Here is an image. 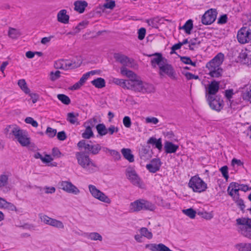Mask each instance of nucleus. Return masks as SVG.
Listing matches in <instances>:
<instances>
[{"label":"nucleus","mask_w":251,"mask_h":251,"mask_svg":"<svg viewBox=\"0 0 251 251\" xmlns=\"http://www.w3.org/2000/svg\"><path fill=\"white\" fill-rule=\"evenodd\" d=\"M4 208L8 209L10 211H17V208L13 203L7 201Z\"/></svg>","instance_id":"e2e57ef3"},{"label":"nucleus","mask_w":251,"mask_h":251,"mask_svg":"<svg viewBox=\"0 0 251 251\" xmlns=\"http://www.w3.org/2000/svg\"><path fill=\"white\" fill-rule=\"evenodd\" d=\"M78 114L75 115L74 113L70 112L67 114V120L72 124H75L77 121V117Z\"/></svg>","instance_id":"79ce46f5"},{"label":"nucleus","mask_w":251,"mask_h":251,"mask_svg":"<svg viewBox=\"0 0 251 251\" xmlns=\"http://www.w3.org/2000/svg\"><path fill=\"white\" fill-rule=\"evenodd\" d=\"M121 74L123 75H125L129 78V80L133 81H141V80L136 79L137 75L132 71L128 70L125 67H122L120 69Z\"/></svg>","instance_id":"5701e85b"},{"label":"nucleus","mask_w":251,"mask_h":251,"mask_svg":"<svg viewBox=\"0 0 251 251\" xmlns=\"http://www.w3.org/2000/svg\"><path fill=\"white\" fill-rule=\"evenodd\" d=\"M13 139H16L23 147H26L30 143V139L28 137L27 132L21 129L20 127Z\"/></svg>","instance_id":"1a4fd4ad"},{"label":"nucleus","mask_w":251,"mask_h":251,"mask_svg":"<svg viewBox=\"0 0 251 251\" xmlns=\"http://www.w3.org/2000/svg\"><path fill=\"white\" fill-rule=\"evenodd\" d=\"M234 202L236 203L237 205L240 208L241 211H243L245 208V205L244 204V201L239 198H234L233 200Z\"/></svg>","instance_id":"de8ad7c7"},{"label":"nucleus","mask_w":251,"mask_h":251,"mask_svg":"<svg viewBox=\"0 0 251 251\" xmlns=\"http://www.w3.org/2000/svg\"><path fill=\"white\" fill-rule=\"evenodd\" d=\"M39 217L42 222L50 226L52 218L47 216V215L42 214H40Z\"/></svg>","instance_id":"3c124183"},{"label":"nucleus","mask_w":251,"mask_h":251,"mask_svg":"<svg viewBox=\"0 0 251 251\" xmlns=\"http://www.w3.org/2000/svg\"><path fill=\"white\" fill-rule=\"evenodd\" d=\"M227 17L226 15H223L220 16L218 19L217 23L218 24H225L227 22Z\"/></svg>","instance_id":"774afa93"},{"label":"nucleus","mask_w":251,"mask_h":251,"mask_svg":"<svg viewBox=\"0 0 251 251\" xmlns=\"http://www.w3.org/2000/svg\"><path fill=\"white\" fill-rule=\"evenodd\" d=\"M240 184L237 182H231L227 188V191L230 196H233V191H240Z\"/></svg>","instance_id":"473e14b6"},{"label":"nucleus","mask_w":251,"mask_h":251,"mask_svg":"<svg viewBox=\"0 0 251 251\" xmlns=\"http://www.w3.org/2000/svg\"><path fill=\"white\" fill-rule=\"evenodd\" d=\"M107 133H109L110 135H112L114 133H117L119 131V128L113 125H111L107 128Z\"/></svg>","instance_id":"052dcab7"},{"label":"nucleus","mask_w":251,"mask_h":251,"mask_svg":"<svg viewBox=\"0 0 251 251\" xmlns=\"http://www.w3.org/2000/svg\"><path fill=\"white\" fill-rule=\"evenodd\" d=\"M217 12L215 9H210L206 11L201 18L203 25H208L213 23L216 20Z\"/></svg>","instance_id":"ddd939ff"},{"label":"nucleus","mask_w":251,"mask_h":251,"mask_svg":"<svg viewBox=\"0 0 251 251\" xmlns=\"http://www.w3.org/2000/svg\"><path fill=\"white\" fill-rule=\"evenodd\" d=\"M238 231L243 236L251 240V218L242 217L236 220Z\"/></svg>","instance_id":"20e7f679"},{"label":"nucleus","mask_w":251,"mask_h":251,"mask_svg":"<svg viewBox=\"0 0 251 251\" xmlns=\"http://www.w3.org/2000/svg\"><path fill=\"white\" fill-rule=\"evenodd\" d=\"M54 67L57 69L67 70L74 68L73 64L68 60L60 59L54 62Z\"/></svg>","instance_id":"6ab92c4d"},{"label":"nucleus","mask_w":251,"mask_h":251,"mask_svg":"<svg viewBox=\"0 0 251 251\" xmlns=\"http://www.w3.org/2000/svg\"><path fill=\"white\" fill-rule=\"evenodd\" d=\"M189 187L195 192L201 193L207 188V184L198 176H192L188 183Z\"/></svg>","instance_id":"39448f33"},{"label":"nucleus","mask_w":251,"mask_h":251,"mask_svg":"<svg viewBox=\"0 0 251 251\" xmlns=\"http://www.w3.org/2000/svg\"><path fill=\"white\" fill-rule=\"evenodd\" d=\"M34 157L36 159H40L44 163L47 164L49 166L54 167L57 165L56 162H51L53 158L50 155L46 154L45 157H43L39 152H36L34 154Z\"/></svg>","instance_id":"f3484780"},{"label":"nucleus","mask_w":251,"mask_h":251,"mask_svg":"<svg viewBox=\"0 0 251 251\" xmlns=\"http://www.w3.org/2000/svg\"><path fill=\"white\" fill-rule=\"evenodd\" d=\"M96 71H91L84 74L80 78L79 81H80L82 85L85 82L86 80L89 78L90 75H94L96 74Z\"/></svg>","instance_id":"a18cd8bd"},{"label":"nucleus","mask_w":251,"mask_h":251,"mask_svg":"<svg viewBox=\"0 0 251 251\" xmlns=\"http://www.w3.org/2000/svg\"><path fill=\"white\" fill-rule=\"evenodd\" d=\"M61 153L57 148H53L52 150V156L55 158H59Z\"/></svg>","instance_id":"69168bd1"},{"label":"nucleus","mask_w":251,"mask_h":251,"mask_svg":"<svg viewBox=\"0 0 251 251\" xmlns=\"http://www.w3.org/2000/svg\"><path fill=\"white\" fill-rule=\"evenodd\" d=\"M121 152L124 158L127 160L129 162H134V155L132 154L130 149L123 148L121 150Z\"/></svg>","instance_id":"c756f323"},{"label":"nucleus","mask_w":251,"mask_h":251,"mask_svg":"<svg viewBox=\"0 0 251 251\" xmlns=\"http://www.w3.org/2000/svg\"><path fill=\"white\" fill-rule=\"evenodd\" d=\"M46 133L49 137L52 138L55 136L57 133V130L56 129H53L50 127H48L47 128Z\"/></svg>","instance_id":"5fc2aeb1"},{"label":"nucleus","mask_w":251,"mask_h":251,"mask_svg":"<svg viewBox=\"0 0 251 251\" xmlns=\"http://www.w3.org/2000/svg\"><path fill=\"white\" fill-rule=\"evenodd\" d=\"M94 136V133L92 130V128L90 126H86V129L82 134V137L84 139H90Z\"/></svg>","instance_id":"4c0bfd02"},{"label":"nucleus","mask_w":251,"mask_h":251,"mask_svg":"<svg viewBox=\"0 0 251 251\" xmlns=\"http://www.w3.org/2000/svg\"><path fill=\"white\" fill-rule=\"evenodd\" d=\"M139 154L141 159L144 160H148L151 157L149 149L146 148L144 147H143L139 150Z\"/></svg>","instance_id":"cd10ccee"},{"label":"nucleus","mask_w":251,"mask_h":251,"mask_svg":"<svg viewBox=\"0 0 251 251\" xmlns=\"http://www.w3.org/2000/svg\"><path fill=\"white\" fill-rule=\"evenodd\" d=\"M183 213L191 219L195 218L196 212L192 208L183 210Z\"/></svg>","instance_id":"49530a36"},{"label":"nucleus","mask_w":251,"mask_h":251,"mask_svg":"<svg viewBox=\"0 0 251 251\" xmlns=\"http://www.w3.org/2000/svg\"><path fill=\"white\" fill-rule=\"evenodd\" d=\"M8 35L9 37L12 39H17L21 35V33L19 30L16 28L9 27Z\"/></svg>","instance_id":"c9c22d12"},{"label":"nucleus","mask_w":251,"mask_h":251,"mask_svg":"<svg viewBox=\"0 0 251 251\" xmlns=\"http://www.w3.org/2000/svg\"><path fill=\"white\" fill-rule=\"evenodd\" d=\"M237 38L241 44L249 43L251 40V29L248 27H242L238 31Z\"/></svg>","instance_id":"9d476101"},{"label":"nucleus","mask_w":251,"mask_h":251,"mask_svg":"<svg viewBox=\"0 0 251 251\" xmlns=\"http://www.w3.org/2000/svg\"><path fill=\"white\" fill-rule=\"evenodd\" d=\"M148 56H155L152 58L151 61V66L153 68H156V65L159 67L162 66L165 62H167V59L162 56L160 53H155L154 54L149 55Z\"/></svg>","instance_id":"2eb2a0df"},{"label":"nucleus","mask_w":251,"mask_h":251,"mask_svg":"<svg viewBox=\"0 0 251 251\" xmlns=\"http://www.w3.org/2000/svg\"><path fill=\"white\" fill-rule=\"evenodd\" d=\"M145 122L147 124H152L156 125L159 122V120L156 117H148L145 118Z\"/></svg>","instance_id":"864d4df0"},{"label":"nucleus","mask_w":251,"mask_h":251,"mask_svg":"<svg viewBox=\"0 0 251 251\" xmlns=\"http://www.w3.org/2000/svg\"><path fill=\"white\" fill-rule=\"evenodd\" d=\"M109 152L111 155H112L115 160H118L121 159V156L119 152L116 150H109Z\"/></svg>","instance_id":"13d9d810"},{"label":"nucleus","mask_w":251,"mask_h":251,"mask_svg":"<svg viewBox=\"0 0 251 251\" xmlns=\"http://www.w3.org/2000/svg\"><path fill=\"white\" fill-rule=\"evenodd\" d=\"M8 184V176L6 175H0V189L6 188Z\"/></svg>","instance_id":"58836bf2"},{"label":"nucleus","mask_w":251,"mask_h":251,"mask_svg":"<svg viewBox=\"0 0 251 251\" xmlns=\"http://www.w3.org/2000/svg\"><path fill=\"white\" fill-rule=\"evenodd\" d=\"M87 237L92 240H99L102 241V236L97 232H92L88 233L87 235Z\"/></svg>","instance_id":"37998d69"},{"label":"nucleus","mask_w":251,"mask_h":251,"mask_svg":"<svg viewBox=\"0 0 251 251\" xmlns=\"http://www.w3.org/2000/svg\"><path fill=\"white\" fill-rule=\"evenodd\" d=\"M193 27V21L190 19L188 20L182 26H179V29H184L187 34H189Z\"/></svg>","instance_id":"72a5a7b5"},{"label":"nucleus","mask_w":251,"mask_h":251,"mask_svg":"<svg viewBox=\"0 0 251 251\" xmlns=\"http://www.w3.org/2000/svg\"><path fill=\"white\" fill-rule=\"evenodd\" d=\"M57 97L58 100L64 104L68 105L71 103V100L67 95L64 94H58Z\"/></svg>","instance_id":"a19ab883"},{"label":"nucleus","mask_w":251,"mask_h":251,"mask_svg":"<svg viewBox=\"0 0 251 251\" xmlns=\"http://www.w3.org/2000/svg\"><path fill=\"white\" fill-rule=\"evenodd\" d=\"M88 187L89 191L93 197L101 201L107 203H110V199L103 192L98 189L95 186L90 184Z\"/></svg>","instance_id":"f8f14e48"},{"label":"nucleus","mask_w":251,"mask_h":251,"mask_svg":"<svg viewBox=\"0 0 251 251\" xmlns=\"http://www.w3.org/2000/svg\"><path fill=\"white\" fill-rule=\"evenodd\" d=\"M113 82L124 89L131 90L136 92L151 93L155 91L154 86L152 84L143 81H133L115 78Z\"/></svg>","instance_id":"f257e3e1"},{"label":"nucleus","mask_w":251,"mask_h":251,"mask_svg":"<svg viewBox=\"0 0 251 251\" xmlns=\"http://www.w3.org/2000/svg\"><path fill=\"white\" fill-rule=\"evenodd\" d=\"M26 124H31L33 127H37L38 126V123L32 118L28 117L25 118V120Z\"/></svg>","instance_id":"6e6d98bb"},{"label":"nucleus","mask_w":251,"mask_h":251,"mask_svg":"<svg viewBox=\"0 0 251 251\" xmlns=\"http://www.w3.org/2000/svg\"><path fill=\"white\" fill-rule=\"evenodd\" d=\"M164 150L166 153H175L178 149V146L170 141H166L164 143Z\"/></svg>","instance_id":"b1692460"},{"label":"nucleus","mask_w":251,"mask_h":251,"mask_svg":"<svg viewBox=\"0 0 251 251\" xmlns=\"http://www.w3.org/2000/svg\"><path fill=\"white\" fill-rule=\"evenodd\" d=\"M240 61L247 65H251V51L248 50H242L238 56Z\"/></svg>","instance_id":"aec40b11"},{"label":"nucleus","mask_w":251,"mask_h":251,"mask_svg":"<svg viewBox=\"0 0 251 251\" xmlns=\"http://www.w3.org/2000/svg\"><path fill=\"white\" fill-rule=\"evenodd\" d=\"M220 89V82L213 80L208 85L206 89V95L214 96L219 91Z\"/></svg>","instance_id":"412c9836"},{"label":"nucleus","mask_w":251,"mask_h":251,"mask_svg":"<svg viewBox=\"0 0 251 251\" xmlns=\"http://www.w3.org/2000/svg\"><path fill=\"white\" fill-rule=\"evenodd\" d=\"M180 60L184 64H190L194 67L196 66L197 62H193L191 60V58L189 57H187V56L180 57Z\"/></svg>","instance_id":"8fccbe9b"},{"label":"nucleus","mask_w":251,"mask_h":251,"mask_svg":"<svg viewBox=\"0 0 251 251\" xmlns=\"http://www.w3.org/2000/svg\"><path fill=\"white\" fill-rule=\"evenodd\" d=\"M223 176L227 180L228 178V167L227 166H224L220 169Z\"/></svg>","instance_id":"4d7b16f0"},{"label":"nucleus","mask_w":251,"mask_h":251,"mask_svg":"<svg viewBox=\"0 0 251 251\" xmlns=\"http://www.w3.org/2000/svg\"><path fill=\"white\" fill-rule=\"evenodd\" d=\"M77 146L79 148H83L93 155L98 154L101 149L100 144H90L84 140L80 141L77 144Z\"/></svg>","instance_id":"6e6552de"},{"label":"nucleus","mask_w":251,"mask_h":251,"mask_svg":"<svg viewBox=\"0 0 251 251\" xmlns=\"http://www.w3.org/2000/svg\"><path fill=\"white\" fill-rule=\"evenodd\" d=\"M142 210L153 211L155 209V205L151 202L144 199H140Z\"/></svg>","instance_id":"a878e982"},{"label":"nucleus","mask_w":251,"mask_h":251,"mask_svg":"<svg viewBox=\"0 0 251 251\" xmlns=\"http://www.w3.org/2000/svg\"><path fill=\"white\" fill-rule=\"evenodd\" d=\"M206 98L212 109L220 112L223 109L224 105V101L219 96L206 95Z\"/></svg>","instance_id":"423d86ee"},{"label":"nucleus","mask_w":251,"mask_h":251,"mask_svg":"<svg viewBox=\"0 0 251 251\" xmlns=\"http://www.w3.org/2000/svg\"><path fill=\"white\" fill-rule=\"evenodd\" d=\"M60 72L56 71L55 72H51L50 73V79L51 81H55L60 77Z\"/></svg>","instance_id":"603ef678"},{"label":"nucleus","mask_w":251,"mask_h":251,"mask_svg":"<svg viewBox=\"0 0 251 251\" xmlns=\"http://www.w3.org/2000/svg\"><path fill=\"white\" fill-rule=\"evenodd\" d=\"M123 124L125 127L129 128L131 125V119L128 116H125L123 119Z\"/></svg>","instance_id":"680f3d73"},{"label":"nucleus","mask_w":251,"mask_h":251,"mask_svg":"<svg viewBox=\"0 0 251 251\" xmlns=\"http://www.w3.org/2000/svg\"><path fill=\"white\" fill-rule=\"evenodd\" d=\"M140 232L142 236H145L148 239H151L152 237L151 232L149 231L146 227H142L140 230Z\"/></svg>","instance_id":"09e8293b"},{"label":"nucleus","mask_w":251,"mask_h":251,"mask_svg":"<svg viewBox=\"0 0 251 251\" xmlns=\"http://www.w3.org/2000/svg\"><path fill=\"white\" fill-rule=\"evenodd\" d=\"M18 84L21 89L25 93L29 94L30 93V90L27 87L25 79H20L18 82Z\"/></svg>","instance_id":"ea45409f"},{"label":"nucleus","mask_w":251,"mask_h":251,"mask_svg":"<svg viewBox=\"0 0 251 251\" xmlns=\"http://www.w3.org/2000/svg\"><path fill=\"white\" fill-rule=\"evenodd\" d=\"M91 83L97 88H102L105 86V80L101 77L92 80Z\"/></svg>","instance_id":"f704fd0d"},{"label":"nucleus","mask_w":251,"mask_h":251,"mask_svg":"<svg viewBox=\"0 0 251 251\" xmlns=\"http://www.w3.org/2000/svg\"><path fill=\"white\" fill-rule=\"evenodd\" d=\"M19 127L16 125L7 126L4 129V133L6 136L9 138H12L16 133Z\"/></svg>","instance_id":"4be33fe9"},{"label":"nucleus","mask_w":251,"mask_h":251,"mask_svg":"<svg viewBox=\"0 0 251 251\" xmlns=\"http://www.w3.org/2000/svg\"><path fill=\"white\" fill-rule=\"evenodd\" d=\"M162 163L159 158H154L150 163L147 164L146 168L152 173H155L159 170Z\"/></svg>","instance_id":"a211bd4d"},{"label":"nucleus","mask_w":251,"mask_h":251,"mask_svg":"<svg viewBox=\"0 0 251 251\" xmlns=\"http://www.w3.org/2000/svg\"><path fill=\"white\" fill-rule=\"evenodd\" d=\"M159 74L161 76L167 75L171 79H176V73L172 65L165 62L159 68Z\"/></svg>","instance_id":"9b49d317"},{"label":"nucleus","mask_w":251,"mask_h":251,"mask_svg":"<svg viewBox=\"0 0 251 251\" xmlns=\"http://www.w3.org/2000/svg\"><path fill=\"white\" fill-rule=\"evenodd\" d=\"M125 174L126 178L133 185L141 187L142 181L133 168L127 167L126 170Z\"/></svg>","instance_id":"0eeeda50"},{"label":"nucleus","mask_w":251,"mask_h":251,"mask_svg":"<svg viewBox=\"0 0 251 251\" xmlns=\"http://www.w3.org/2000/svg\"><path fill=\"white\" fill-rule=\"evenodd\" d=\"M243 98L244 100L251 102V89L249 91H247L243 94Z\"/></svg>","instance_id":"0e129e2a"},{"label":"nucleus","mask_w":251,"mask_h":251,"mask_svg":"<svg viewBox=\"0 0 251 251\" xmlns=\"http://www.w3.org/2000/svg\"><path fill=\"white\" fill-rule=\"evenodd\" d=\"M50 226L59 229H63L64 228V224L61 221L52 218Z\"/></svg>","instance_id":"c03bdc74"},{"label":"nucleus","mask_w":251,"mask_h":251,"mask_svg":"<svg viewBox=\"0 0 251 251\" xmlns=\"http://www.w3.org/2000/svg\"><path fill=\"white\" fill-rule=\"evenodd\" d=\"M88 4L85 1L77 0L75 2V10L79 13H82L84 12L85 8L87 7Z\"/></svg>","instance_id":"c85d7f7f"},{"label":"nucleus","mask_w":251,"mask_h":251,"mask_svg":"<svg viewBox=\"0 0 251 251\" xmlns=\"http://www.w3.org/2000/svg\"><path fill=\"white\" fill-rule=\"evenodd\" d=\"M67 11L65 9L60 10L57 14V20L58 22L67 24L69 20V16L67 15Z\"/></svg>","instance_id":"393cba45"},{"label":"nucleus","mask_w":251,"mask_h":251,"mask_svg":"<svg viewBox=\"0 0 251 251\" xmlns=\"http://www.w3.org/2000/svg\"><path fill=\"white\" fill-rule=\"evenodd\" d=\"M75 157L78 164L87 173H93L98 170L97 165L84 152H76Z\"/></svg>","instance_id":"7ed1b4c3"},{"label":"nucleus","mask_w":251,"mask_h":251,"mask_svg":"<svg viewBox=\"0 0 251 251\" xmlns=\"http://www.w3.org/2000/svg\"><path fill=\"white\" fill-rule=\"evenodd\" d=\"M146 30L144 27H142L138 30V38L139 40H142L144 39L146 35Z\"/></svg>","instance_id":"bf43d9fd"},{"label":"nucleus","mask_w":251,"mask_h":251,"mask_svg":"<svg viewBox=\"0 0 251 251\" xmlns=\"http://www.w3.org/2000/svg\"><path fill=\"white\" fill-rule=\"evenodd\" d=\"M235 248L238 251H251V243H240Z\"/></svg>","instance_id":"7c9ffc66"},{"label":"nucleus","mask_w":251,"mask_h":251,"mask_svg":"<svg viewBox=\"0 0 251 251\" xmlns=\"http://www.w3.org/2000/svg\"><path fill=\"white\" fill-rule=\"evenodd\" d=\"M114 57L116 61L120 62L123 65L122 67L130 68L133 67V60L124 54L119 53H115Z\"/></svg>","instance_id":"4468645a"},{"label":"nucleus","mask_w":251,"mask_h":251,"mask_svg":"<svg viewBox=\"0 0 251 251\" xmlns=\"http://www.w3.org/2000/svg\"><path fill=\"white\" fill-rule=\"evenodd\" d=\"M60 185L62 189L68 193L76 195L80 192L79 190L71 182L62 181Z\"/></svg>","instance_id":"dca6fc26"},{"label":"nucleus","mask_w":251,"mask_h":251,"mask_svg":"<svg viewBox=\"0 0 251 251\" xmlns=\"http://www.w3.org/2000/svg\"><path fill=\"white\" fill-rule=\"evenodd\" d=\"M96 127L100 136H103L107 134V130L104 124H99Z\"/></svg>","instance_id":"e433bc0d"},{"label":"nucleus","mask_w":251,"mask_h":251,"mask_svg":"<svg viewBox=\"0 0 251 251\" xmlns=\"http://www.w3.org/2000/svg\"><path fill=\"white\" fill-rule=\"evenodd\" d=\"M103 6L106 8L112 9L115 6V1L110 0L109 1H107Z\"/></svg>","instance_id":"338daca9"},{"label":"nucleus","mask_w":251,"mask_h":251,"mask_svg":"<svg viewBox=\"0 0 251 251\" xmlns=\"http://www.w3.org/2000/svg\"><path fill=\"white\" fill-rule=\"evenodd\" d=\"M140 200H137L131 202L129 205V209L131 212H138L142 210V206L140 205Z\"/></svg>","instance_id":"2f4dec72"},{"label":"nucleus","mask_w":251,"mask_h":251,"mask_svg":"<svg viewBox=\"0 0 251 251\" xmlns=\"http://www.w3.org/2000/svg\"><path fill=\"white\" fill-rule=\"evenodd\" d=\"M225 58L224 54L218 53L212 59L208 62L205 66L208 71V75L212 77L219 78L222 76L223 69L220 67Z\"/></svg>","instance_id":"f03ea898"},{"label":"nucleus","mask_w":251,"mask_h":251,"mask_svg":"<svg viewBox=\"0 0 251 251\" xmlns=\"http://www.w3.org/2000/svg\"><path fill=\"white\" fill-rule=\"evenodd\" d=\"M148 144L155 146L159 151L162 149V144L161 138L156 139L155 137H151L147 141Z\"/></svg>","instance_id":"bb28decb"}]
</instances>
